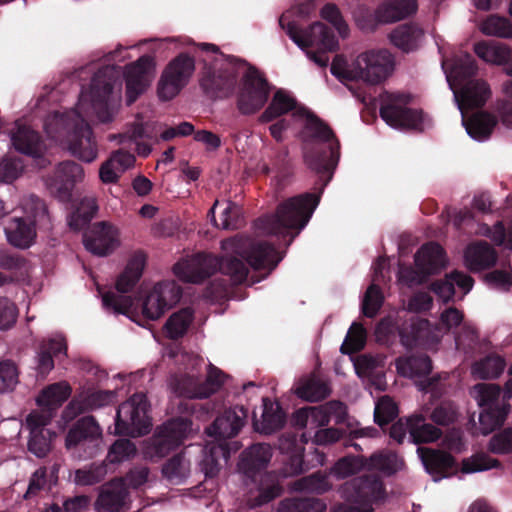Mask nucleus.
<instances>
[{
	"label": "nucleus",
	"mask_w": 512,
	"mask_h": 512,
	"mask_svg": "<svg viewBox=\"0 0 512 512\" xmlns=\"http://www.w3.org/2000/svg\"><path fill=\"white\" fill-rule=\"evenodd\" d=\"M340 141L333 129L316 114L309 112L302 132L303 161L318 176L317 193L305 192L278 204L274 214L255 221V227L267 235L285 239L290 246L308 224L319 205L324 188L332 180L340 160Z\"/></svg>",
	"instance_id": "obj_1"
},
{
	"label": "nucleus",
	"mask_w": 512,
	"mask_h": 512,
	"mask_svg": "<svg viewBox=\"0 0 512 512\" xmlns=\"http://www.w3.org/2000/svg\"><path fill=\"white\" fill-rule=\"evenodd\" d=\"M224 254L221 257L199 252L186 260L177 262L174 274L183 282L200 284L217 271L230 277L234 285L247 280L249 266L256 271L271 273L283 259L273 244L255 241L246 236H234L221 243Z\"/></svg>",
	"instance_id": "obj_2"
},
{
	"label": "nucleus",
	"mask_w": 512,
	"mask_h": 512,
	"mask_svg": "<svg viewBox=\"0 0 512 512\" xmlns=\"http://www.w3.org/2000/svg\"><path fill=\"white\" fill-rule=\"evenodd\" d=\"M393 70V57L387 50H371L360 54L348 67L342 55H336L330 71L340 80H362L369 84H379Z\"/></svg>",
	"instance_id": "obj_3"
},
{
	"label": "nucleus",
	"mask_w": 512,
	"mask_h": 512,
	"mask_svg": "<svg viewBox=\"0 0 512 512\" xmlns=\"http://www.w3.org/2000/svg\"><path fill=\"white\" fill-rule=\"evenodd\" d=\"M286 14L279 18V26L286 31L289 38L301 49L317 46L319 52H308L309 58L318 66L325 68L329 57L326 52L338 49L339 43L333 30L322 22H314L306 29H300L294 21L286 23Z\"/></svg>",
	"instance_id": "obj_4"
},
{
	"label": "nucleus",
	"mask_w": 512,
	"mask_h": 512,
	"mask_svg": "<svg viewBox=\"0 0 512 512\" xmlns=\"http://www.w3.org/2000/svg\"><path fill=\"white\" fill-rule=\"evenodd\" d=\"M24 216L13 217L5 233L11 245L21 249L29 248L36 238V227H47L50 223L45 202L36 195H30L23 202Z\"/></svg>",
	"instance_id": "obj_5"
},
{
	"label": "nucleus",
	"mask_w": 512,
	"mask_h": 512,
	"mask_svg": "<svg viewBox=\"0 0 512 512\" xmlns=\"http://www.w3.org/2000/svg\"><path fill=\"white\" fill-rule=\"evenodd\" d=\"M478 67L471 54L466 53L458 58L453 66L452 72L455 81L461 87L459 108L463 107L474 109L485 105L490 97L491 91L488 84L481 79H474Z\"/></svg>",
	"instance_id": "obj_6"
},
{
	"label": "nucleus",
	"mask_w": 512,
	"mask_h": 512,
	"mask_svg": "<svg viewBox=\"0 0 512 512\" xmlns=\"http://www.w3.org/2000/svg\"><path fill=\"white\" fill-rule=\"evenodd\" d=\"M203 52L211 53V59H203L204 68L199 78V85L203 93L210 99H223L229 97L236 85V75L230 69H217L214 62L217 55L222 56L219 48L214 44L202 43L199 45Z\"/></svg>",
	"instance_id": "obj_7"
},
{
	"label": "nucleus",
	"mask_w": 512,
	"mask_h": 512,
	"mask_svg": "<svg viewBox=\"0 0 512 512\" xmlns=\"http://www.w3.org/2000/svg\"><path fill=\"white\" fill-rule=\"evenodd\" d=\"M145 260V255L141 252L132 256L124 271L116 280V290L121 294L107 291L102 295V303L105 309L116 314H127L129 312L133 306V299L131 296L122 294L130 292L136 286L142 276Z\"/></svg>",
	"instance_id": "obj_8"
},
{
	"label": "nucleus",
	"mask_w": 512,
	"mask_h": 512,
	"mask_svg": "<svg viewBox=\"0 0 512 512\" xmlns=\"http://www.w3.org/2000/svg\"><path fill=\"white\" fill-rule=\"evenodd\" d=\"M148 401L143 393H135L119 405L115 416V433L131 437L146 435L151 429Z\"/></svg>",
	"instance_id": "obj_9"
},
{
	"label": "nucleus",
	"mask_w": 512,
	"mask_h": 512,
	"mask_svg": "<svg viewBox=\"0 0 512 512\" xmlns=\"http://www.w3.org/2000/svg\"><path fill=\"white\" fill-rule=\"evenodd\" d=\"M414 259L415 268L409 266L400 269V279L409 287L425 283L429 276L438 274L446 264L445 251L436 242L422 245Z\"/></svg>",
	"instance_id": "obj_10"
},
{
	"label": "nucleus",
	"mask_w": 512,
	"mask_h": 512,
	"mask_svg": "<svg viewBox=\"0 0 512 512\" xmlns=\"http://www.w3.org/2000/svg\"><path fill=\"white\" fill-rule=\"evenodd\" d=\"M271 86L265 76L250 66L241 81L237 96V108L243 115H252L260 111L267 103Z\"/></svg>",
	"instance_id": "obj_11"
},
{
	"label": "nucleus",
	"mask_w": 512,
	"mask_h": 512,
	"mask_svg": "<svg viewBox=\"0 0 512 512\" xmlns=\"http://www.w3.org/2000/svg\"><path fill=\"white\" fill-rule=\"evenodd\" d=\"M195 71V60L187 53L172 59L162 72L157 86L158 97L169 101L188 84Z\"/></svg>",
	"instance_id": "obj_12"
},
{
	"label": "nucleus",
	"mask_w": 512,
	"mask_h": 512,
	"mask_svg": "<svg viewBox=\"0 0 512 512\" xmlns=\"http://www.w3.org/2000/svg\"><path fill=\"white\" fill-rule=\"evenodd\" d=\"M191 428V421L186 418H174L161 427L153 436L147 447L151 457L163 458L183 444Z\"/></svg>",
	"instance_id": "obj_13"
},
{
	"label": "nucleus",
	"mask_w": 512,
	"mask_h": 512,
	"mask_svg": "<svg viewBox=\"0 0 512 512\" xmlns=\"http://www.w3.org/2000/svg\"><path fill=\"white\" fill-rule=\"evenodd\" d=\"M387 103L380 107L381 118L390 126L396 128L420 127L423 121L421 110L405 107L411 101V96L404 93H392L387 97Z\"/></svg>",
	"instance_id": "obj_14"
},
{
	"label": "nucleus",
	"mask_w": 512,
	"mask_h": 512,
	"mask_svg": "<svg viewBox=\"0 0 512 512\" xmlns=\"http://www.w3.org/2000/svg\"><path fill=\"white\" fill-rule=\"evenodd\" d=\"M118 78V72L113 66L100 68L92 78L90 89L91 102L98 119L102 123L111 122L113 119L108 107V101Z\"/></svg>",
	"instance_id": "obj_15"
},
{
	"label": "nucleus",
	"mask_w": 512,
	"mask_h": 512,
	"mask_svg": "<svg viewBox=\"0 0 512 512\" xmlns=\"http://www.w3.org/2000/svg\"><path fill=\"white\" fill-rule=\"evenodd\" d=\"M182 298V288L174 281L157 283L145 297L142 314L147 320L159 319Z\"/></svg>",
	"instance_id": "obj_16"
},
{
	"label": "nucleus",
	"mask_w": 512,
	"mask_h": 512,
	"mask_svg": "<svg viewBox=\"0 0 512 512\" xmlns=\"http://www.w3.org/2000/svg\"><path fill=\"white\" fill-rule=\"evenodd\" d=\"M84 177L80 164L74 161H63L58 164L54 174L46 180V185L55 198L61 202H69L76 183Z\"/></svg>",
	"instance_id": "obj_17"
},
{
	"label": "nucleus",
	"mask_w": 512,
	"mask_h": 512,
	"mask_svg": "<svg viewBox=\"0 0 512 512\" xmlns=\"http://www.w3.org/2000/svg\"><path fill=\"white\" fill-rule=\"evenodd\" d=\"M67 143L71 153L84 162H92L97 158L98 148L89 123L77 114L69 128Z\"/></svg>",
	"instance_id": "obj_18"
},
{
	"label": "nucleus",
	"mask_w": 512,
	"mask_h": 512,
	"mask_svg": "<svg viewBox=\"0 0 512 512\" xmlns=\"http://www.w3.org/2000/svg\"><path fill=\"white\" fill-rule=\"evenodd\" d=\"M247 415L248 411L243 406L226 409L207 427L206 433L214 438L215 443H229L228 440L237 436L245 425Z\"/></svg>",
	"instance_id": "obj_19"
},
{
	"label": "nucleus",
	"mask_w": 512,
	"mask_h": 512,
	"mask_svg": "<svg viewBox=\"0 0 512 512\" xmlns=\"http://www.w3.org/2000/svg\"><path fill=\"white\" fill-rule=\"evenodd\" d=\"M102 436V430L93 416H84L79 418L69 429L65 446L68 450L84 448L87 446L89 452L86 457H92L94 454L95 443Z\"/></svg>",
	"instance_id": "obj_20"
},
{
	"label": "nucleus",
	"mask_w": 512,
	"mask_h": 512,
	"mask_svg": "<svg viewBox=\"0 0 512 512\" xmlns=\"http://www.w3.org/2000/svg\"><path fill=\"white\" fill-rule=\"evenodd\" d=\"M118 230L107 222L94 223L83 234V244L87 251L96 256H107L119 245Z\"/></svg>",
	"instance_id": "obj_21"
},
{
	"label": "nucleus",
	"mask_w": 512,
	"mask_h": 512,
	"mask_svg": "<svg viewBox=\"0 0 512 512\" xmlns=\"http://www.w3.org/2000/svg\"><path fill=\"white\" fill-rule=\"evenodd\" d=\"M384 484L378 475L369 474L356 477L344 487V494L351 502L371 505L383 498Z\"/></svg>",
	"instance_id": "obj_22"
},
{
	"label": "nucleus",
	"mask_w": 512,
	"mask_h": 512,
	"mask_svg": "<svg viewBox=\"0 0 512 512\" xmlns=\"http://www.w3.org/2000/svg\"><path fill=\"white\" fill-rule=\"evenodd\" d=\"M49 423V414L43 416L36 411H32L26 418V424L30 429L28 450L38 458L48 454L51 449V440L56 436L55 432L46 428Z\"/></svg>",
	"instance_id": "obj_23"
},
{
	"label": "nucleus",
	"mask_w": 512,
	"mask_h": 512,
	"mask_svg": "<svg viewBox=\"0 0 512 512\" xmlns=\"http://www.w3.org/2000/svg\"><path fill=\"white\" fill-rule=\"evenodd\" d=\"M152 66L153 58L148 55H143L126 67L125 82L127 105L133 104L146 90L149 84L148 72Z\"/></svg>",
	"instance_id": "obj_24"
},
{
	"label": "nucleus",
	"mask_w": 512,
	"mask_h": 512,
	"mask_svg": "<svg viewBox=\"0 0 512 512\" xmlns=\"http://www.w3.org/2000/svg\"><path fill=\"white\" fill-rule=\"evenodd\" d=\"M417 452L434 481H439L450 475V470L456 466L455 458L448 452L428 447H418Z\"/></svg>",
	"instance_id": "obj_25"
},
{
	"label": "nucleus",
	"mask_w": 512,
	"mask_h": 512,
	"mask_svg": "<svg viewBox=\"0 0 512 512\" xmlns=\"http://www.w3.org/2000/svg\"><path fill=\"white\" fill-rule=\"evenodd\" d=\"M129 496V491L124 480L113 479L105 484L95 502L98 512H120Z\"/></svg>",
	"instance_id": "obj_26"
},
{
	"label": "nucleus",
	"mask_w": 512,
	"mask_h": 512,
	"mask_svg": "<svg viewBox=\"0 0 512 512\" xmlns=\"http://www.w3.org/2000/svg\"><path fill=\"white\" fill-rule=\"evenodd\" d=\"M272 457L270 445L257 443L241 453L238 463L239 470L247 477L254 479L256 474L264 471Z\"/></svg>",
	"instance_id": "obj_27"
},
{
	"label": "nucleus",
	"mask_w": 512,
	"mask_h": 512,
	"mask_svg": "<svg viewBox=\"0 0 512 512\" xmlns=\"http://www.w3.org/2000/svg\"><path fill=\"white\" fill-rule=\"evenodd\" d=\"M72 389L66 382L54 383L44 388L36 399L37 405L41 411H36L39 415L47 416L49 420L53 418L55 412L70 397Z\"/></svg>",
	"instance_id": "obj_28"
},
{
	"label": "nucleus",
	"mask_w": 512,
	"mask_h": 512,
	"mask_svg": "<svg viewBox=\"0 0 512 512\" xmlns=\"http://www.w3.org/2000/svg\"><path fill=\"white\" fill-rule=\"evenodd\" d=\"M14 148L26 155L40 157L43 151V141L40 134L29 126L15 122V127L10 133Z\"/></svg>",
	"instance_id": "obj_29"
},
{
	"label": "nucleus",
	"mask_w": 512,
	"mask_h": 512,
	"mask_svg": "<svg viewBox=\"0 0 512 512\" xmlns=\"http://www.w3.org/2000/svg\"><path fill=\"white\" fill-rule=\"evenodd\" d=\"M135 156L128 151L118 149L101 165L99 176L103 183H117L122 173L135 164Z\"/></svg>",
	"instance_id": "obj_30"
},
{
	"label": "nucleus",
	"mask_w": 512,
	"mask_h": 512,
	"mask_svg": "<svg viewBox=\"0 0 512 512\" xmlns=\"http://www.w3.org/2000/svg\"><path fill=\"white\" fill-rule=\"evenodd\" d=\"M464 257L467 267L476 272L494 266L497 252L488 242L477 241L468 245Z\"/></svg>",
	"instance_id": "obj_31"
},
{
	"label": "nucleus",
	"mask_w": 512,
	"mask_h": 512,
	"mask_svg": "<svg viewBox=\"0 0 512 512\" xmlns=\"http://www.w3.org/2000/svg\"><path fill=\"white\" fill-rule=\"evenodd\" d=\"M285 423L286 414L280 404L264 398L261 420L254 419L253 421L255 430L259 433L270 435L282 429Z\"/></svg>",
	"instance_id": "obj_32"
},
{
	"label": "nucleus",
	"mask_w": 512,
	"mask_h": 512,
	"mask_svg": "<svg viewBox=\"0 0 512 512\" xmlns=\"http://www.w3.org/2000/svg\"><path fill=\"white\" fill-rule=\"evenodd\" d=\"M381 25L394 23L417 12V0H386L377 6Z\"/></svg>",
	"instance_id": "obj_33"
},
{
	"label": "nucleus",
	"mask_w": 512,
	"mask_h": 512,
	"mask_svg": "<svg viewBox=\"0 0 512 512\" xmlns=\"http://www.w3.org/2000/svg\"><path fill=\"white\" fill-rule=\"evenodd\" d=\"M424 36L423 29L415 23L398 25L389 35L391 43L404 53L418 49Z\"/></svg>",
	"instance_id": "obj_34"
},
{
	"label": "nucleus",
	"mask_w": 512,
	"mask_h": 512,
	"mask_svg": "<svg viewBox=\"0 0 512 512\" xmlns=\"http://www.w3.org/2000/svg\"><path fill=\"white\" fill-rule=\"evenodd\" d=\"M430 334V323L427 319L413 316L405 321L400 328L401 344L407 349H413L425 342Z\"/></svg>",
	"instance_id": "obj_35"
},
{
	"label": "nucleus",
	"mask_w": 512,
	"mask_h": 512,
	"mask_svg": "<svg viewBox=\"0 0 512 512\" xmlns=\"http://www.w3.org/2000/svg\"><path fill=\"white\" fill-rule=\"evenodd\" d=\"M238 450L236 443H211L204 450V457L201 461L202 471L207 477H213L218 474L221 463L220 460L227 461L231 452Z\"/></svg>",
	"instance_id": "obj_36"
},
{
	"label": "nucleus",
	"mask_w": 512,
	"mask_h": 512,
	"mask_svg": "<svg viewBox=\"0 0 512 512\" xmlns=\"http://www.w3.org/2000/svg\"><path fill=\"white\" fill-rule=\"evenodd\" d=\"M407 422L408 433L414 444L435 442L442 436L441 429L427 423L423 415H412L407 418Z\"/></svg>",
	"instance_id": "obj_37"
},
{
	"label": "nucleus",
	"mask_w": 512,
	"mask_h": 512,
	"mask_svg": "<svg viewBox=\"0 0 512 512\" xmlns=\"http://www.w3.org/2000/svg\"><path fill=\"white\" fill-rule=\"evenodd\" d=\"M296 99L290 96L285 90L278 89L269 105L258 118L259 123H269L289 113L296 108Z\"/></svg>",
	"instance_id": "obj_38"
},
{
	"label": "nucleus",
	"mask_w": 512,
	"mask_h": 512,
	"mask_svg": "<svg viewBox=\"0 0 512 512\" xmlns=\"http://www.w3.org/2000/svg\"><path fill=\"white\" fill-rule=\"evenodd\" d=\"M346 415V406L340 401H329L323 405L310 406V423L318 426H327L333 419L340 423Z\"/></svg>",
	"instance_id": "obj_39"
},
{
	"label": "nucleus",
	"mask_w": 512,
	"mask_h": 512,
	"mask_svg": "<svg viewBox=\"0 0 512 512\" xmlns=\"http://www.w3.org/2000/svg\"><path fill=\"white\" fill-rule=\"evenodd\" d=\"M279 448L283 453L290 454L288 465L291 473L301 474L309 469V466L306 464L304 449L298 444L296 435L288 434L282 436Z\"/></svg>",
	"instance_id": "obj_40"
},
{
	"label": "nucleus",
	"mask_w": 512,
	"mask_h": 512,
	"mask_svg": "<svg viewBox=\"0 0 512 512\" xmlns=\"http://www.w3.org/2000/svg\"><path fill=\"white\" fill-rule=\"evenodd\" d=\"M467 133L475 140L482 141L490 137L497 124V118L487 112H479L468 120L463 119Z\"/></svg>",
	"instance_id": "obj_41"
},
{
	"label": "nucleus",
	"mask_w": 512,
	"mask_h": 512,
	"mask_svg": "<svg viewBox=\"0 0 512 512\" xmlns=\"http://www.w3.org/2000/svg\"><path fill=\"white\" fill-rule=\"evenodd\" d=\"M476 55L488 63L505 64L511 58V50L508 46L495 41H481L474 45Z\"/></svg>",
	"instance_id": "obj_42"
},
{
	"label": "nucleus",
	"mask_w": 512,
	"mask_h": 512,
	"mask_svg": "<svg viewBox=\"0 0 512 512\" xmlns=\"http://www.w3.org/2000/svg\"><path fill=\"white\" fill-rule=\"evenodd\" d=\"M366 465L371 470H378L386 476H391L402 469L404 461L393 451H379L366 459Z\"/></svg>",
	"instance_id": "obj_43"
},
{
	"label": "nucleus",
	"mask_w": 512,
	"mask_h": 512,
	"mask_svg": "<svg viewBox=\"0 0 512 512\" xmlns=\"http://www.w3.org/2000/svg\"><path fill=\"white\" fill-rule=\"evenodd\" d=\"M67 346L65 342L51 339L40 346L37 355V369L42 376L47 375L54 368V357L60 354H66Z\"/></svg>",
	"instance_id": "obj_44"
},
{
	"label": "nucleus",
	"mask_w": 512,
	"mask_h": 512,
	"mask_svg": "<svg viewBox=\"0 0 512 512\" xmlns=\"http://www.w3.org/2000/svg\"><path fill=\"white\" fill-rule=\"evenodd\" d=\"M505 367V359L498 354L491 353L476 361L472 366V372L479 379H496L503 373Z\"/></svg>",
	"instance_id": "obj_45"
},
{
	"label": "nucleus",
	"mask_w": 512,
	"mask_h": 512,
	"mask_svg": "<svg viewBox=\"0 0 512 512\" xmlns=\"http://www.w3.org/2000/svg\"><path fill=\"white\" fill-rule=\"evenodd\" d=\"M218 204L219 202L216 201L209 211V214L212 215L214 223L217 227H221L222 229L226 230H237L245 224L243 208L232 201H227L225 203L226 206L224 207L220 215L221 222L220 224H218L215 220L214 215L215 208Z\"/></svg>",
	"instance_id": "obj_46"
},
{
	"label": "nucleus",
	"mask_w": 512,
	"mask_h": 512,
	"mask_svg": "<svg viewBox=\"0 0 512 512\" xmlns=\"http://www.w3.org/2000/svg\"><path fill=\"white\" fill-rule=\"evenodd\" d=\"M194 319V312L191 308H182L173 313L165 323V331L168 338L178 340L182 338L189 329Z\"/></svg>",
	"instance_id": "obj_47"
},
{
	"label": "nucleus",
	"mask_w": 512,
	"mask_h": 512,
	"mask_svg": "<svg viewBox=\"0 0 512 512\" xmlns=\"http://www.w3.org/2000/svg\"><path fill=\"white\" fill-rule=\"evenodd\" d=\"M510 411V404L503 403L501 406H489L483 408L479 415V422L484 435L501 427Z\"/></svg>",
	"instance_id": "obj_48"
},
{
	"label": "nucleus",
	"mask_w": 512,
	"mask_h": 512,
	"mask_svg": "<svg viewBox=\"0 0 512 512\" xmlns=\"http://www.w3.org/2000/svg\"><path fill=\"white\" fill-rule=\"evenodd\" d=\"M172 387L176 394L180 397L188 398V399H204V395L201 393L202 390V379L190 375V374H182L179 376H175L172 381Z\"/></svg>",
	"instance_id": "obj_49"
},
{
	"label": "nucleus",
	"mask_w": 512,
	"mask_h": 512,
	"mask_svg": "<svg viewBox=\"0 0 512 512\" xmlns=\"http://www.w3.org/2000/svg\"><path fill=\"white\" fill-rule=\"evenodd\" d=\"M328 475L322 471L314 472L308 476L297 479L293 483V489L299 492L323 494L331 489Z\"/></svg>",
	"instance_id": "obj_50"
},
{
	"label": "nucleus",
	"mask_w": 512,
	"mask_h": 512,
	"mask_svg": "<svg viewBox=\"0 0 512 512\" xmlns=\"http://www.w3.org/2000/svg\"><path fill=\"white\" fill-rule=\"evenodd\" d=\"M326 505L314 497H294L283 499L278 506L277 512H322Z\"/></svg>",
	"instance_id": "obj_51"
},
{
	"label": "nucleus",
	"mask_w": 512,
	"mask_h": 512,
	"mask_svg": "<svg viewBox=\"0 0 512 512\" xmlns=\"http://www.w3.org/2000/svg\"><path fill=\"white\" fill-rule=\"evenodd\" d=\"M331 390L328 384L319 378L312 377L299 386L297 395L307 401L317 402L329 396Z\"/></svg>",
	"instance_id": "obj_52"
},
{
	"label": "nucleus",
	"mask_w": 512,
	"mask_h": 512,
	"mask_svg": "<svg viewBox=\"0 0 512 512\" xmlns=\"http://www.w3.org/2000/svg\"><path fill=\"white\" fill-rule=\"evenodd\" d=\"M398 370L410 377L427 376L432 371V361L427 355L411 356L407 358L402 365L397 361Z\"/></svg>",
	"instance_id": "obj_53"
},
{
	"label": "nucleus",
	"mask_w": 512,
	"mask_h": 512,
	"mask_svg": "<svg viewBox=\"0 0 512 512\" xmlns=\"http://www.w3.org/2000/svg\"><path fill=\"white\" fill-rule=\"evenodd\" d=\"M367 332L361 323L353 322L350 326L344 342L340 347L343 354L360 352L366 344Z\"/></svg>",
	"instance_id": "obj_54"
},
{
	"label": "nucleus",
	"mask_w": 512,
	"mask_h": 512,
	"mask_svg": "<svg viewBox=\"0 0 512 512\" xmlns=\"http://www.w3.org/2000/svg\"><path fill=\"white\" fill-rule=\"evenodd\" d=\"M481 31L486 35L511 38L512 23L506 17L490 15L482 22Z\"/></svg>",
	"instance_id": "obj_55"
},
{
	"label": "nucleus",
	"mask_w": 512,
	"mask_h": 512,
	"mask_svg": "<svg viewBox=\"0 0 512 512\" xmlns=\"http://www.w3.org/2000/svg\"><path fill=\"white\" fill-rule=\"evenodd\" d=\"M97 210L98 206L94 198L82 199L80 206L69 221V226L73 230H81L94 217Z\"/></svg>",
	"instance_id": "obj_56"
},
{
	"label": "nucleus",
	"mask_w": 512,
	"mask_h": 512,
	"mask_svg": "<svg viewBox=\"0 0 512 512\" xmlns=\"http://www.w3.org/2000/svg\"><path fill=\"white\" fill-rule=\"evenodd\" d=\"M107 473L106 465L103 463H92L88 467L80 468L75 471L74 481L80 486H92L100 483Z\"/></svg>",
	"instance_id": "obj_57"
},
{
	"label": "nucleus",
	"mask_w": 512,
	"mask_h": 512,
	"mask_svg": "<svg viewBox=\"0 0 512 512\" xmlns=\"http://www.w3.org/2000/svg\"><path fill=\"white\" fill-rule=\"evenodd\" d=\"M501 466L502 464L498 459L492 458L486 453H476L462 461V472L475 473Z\"/></svg>",
	"instance_id": "obj_58"
},
{
	"label": "nucleus",
	"mask_w": 512,
	"mask_h": 512,
	"mask_svg": "<svg viewBox=\"0 0 512 512\" xmlns=\"http://www.w3.org/2000/svg\"><path fill=\"white\" fill-rule=\"evenodd\" d=\"M383 294L380 287L376 284H371L363 297L361 310L365 317L374 318L383 304Z\"/></svg>",
	"instance_id": "obj_59"
},
{
	"label": "nucleus",
	"mask_w": 512,
	"mask_h": 512,
	"mask_svg": "<svg viewBox=\"0 0 512 512\" xmlns=\"http://www.w3.org/2000/svg\"><path fill=\"white\" fill-rule=\"evenodd\" d=\"M488 450L497 455L512 453V426L502 428L492 435L488 442Z\"/></svg>",
	"instance_id": "obj_60"
},
{
	"label": "nucleus",
	"mask_w": 512,
	"mask_h": 512,
	"mask_svg": "<svg viewBox=\"0 0 512 512\" xmlns=\"http://www.w3.org/2000/svg\"><path fill=\"white\" fill-rule=\"evenodd\" d=\"M399 326L396 321L390 317L382 318L376 325L375 337L377 342L385 345L393 344L397 337H399Z\"/></svg>",
	"instance_id": "obj_61"
},
{
	"label": "nucleus",
	"mask_w": 512,
	"mask_h": 512,
	"mask_svg": "<svg viewBox=\"0 0 512 512\" xmlns=\"http://www.w3.org/2000/svg\"><path fill=\"white\" fill-rule=\"evenodd\" d=\"M397 416L398 407L391 398L384 396L377 402L374 410V421L380 427L391 423Z\"/></svg>",
	"instance_id": "obj_62"
},
{
	"label": "nucleus",
	"mask_w": 512,
	"mask_h": 512,
	"mask_svg": "<svg viewBox=\"0 0 512 512\" xmlns=\"http://www.w3.org/2000/svg\"><path fill=\"white\" fill-rule=\"evenodd\" d=\"M137 452L135 444L129 439H118L110 447L107 460L110 463H120L132 458Z\"/></svg>",
	"instance_id": "obj_63"
},
{
	"label": "nucleus",
	"mask_w": 512,
	"mask_h": 512,
	"mask_svg": "<svg viewBox=\"0 0 512 512\" xmlns=\"http://www.w3.org/2000/svg\"><path fill=\"white\" fill-rule=\"evenodd\" d=\"M18 383V369L11 360L0 362V393H5L14 389Z\"/></svg>",
	"instance_id": "obj_64"
}]
</instances>
